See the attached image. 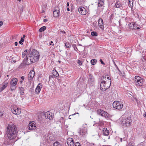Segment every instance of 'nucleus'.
<instances>
[{"label":"nucleus","mask_w":146,"mask_h":146,"mask_svg":"<svg viewBox=\"0 0 146 146\" xmlns=\"http://www.w3.org/2000/svg\"><path fill=\"white\" fill-rule=\"evenodd\" d=\"M27 54L26 57L24 59L20 65V67L25 65H29L38 61L39 58V54L36 50L33 49L30 53Z\"/></svg>","instance_id":"nucleus-1"},{"label":"nucleus","mask_w":146,"mask_h":146,"mask_svg":"<svg viewBox=\"0 0 146 146\" xmlns=\"http://www.w3.org/2000/svg\"><path fill=\"white\" fill-rule=\"evenodd\" d=\"M17 127L13 123H10L7 127L6 131L8 138L10 140H13L17 137Z\"/></svg>","instance_id":"nucleus-2"},{"label":"nucleus","mask_w":146,"mask_h":146,"mask_svg":"<svg viewBox=\"0 0 146 146\" xmlns=\"http://www.w3.org/2000/svg\"><path fill=\"white\" fill-rule=\"evenodd\" d=\"M111 84V81L106 82L105 80H103L100 84V89L101 90L105 91L109 88Z\"/></svg>","instance_id":"nucleus-3"},{"label":"nucleus","mask_w":146,"mask_h":146,"mask_svg":"<svg viewBox=\"0 0 146 146\" xmlns=\"http://www.w3.org/2000/svg\"><path fill=\"white\" fill-rule=\"evenodd\" d=\"M131 121L130 117L123 119L122 121V126L125 127H128L131 124Z\"/></svg>","instance_id":"nucleus-4"},{"label":"nucleus","mask_w":146,"mask_h":146,"mask_svg":"<svg viewBox=\"0 0 146 146\" xmlns=\"http://www.w3.org/2000/svg\"><path fill=\"white\" fill-rule=\"evenodd\" d=\"M113 106L114 108L120 110L123 108V104L121 102L117 101L113 103Z\"/></svg>","instance_id":"nucleus-5"},{"label":"nucleus","mask_w":146,"mask_h":146,"mask_svg":"<svg viewBox=\"0 0 146 146\" xmlns=\"http://www.w3.org/2000/svg\"><path fill=\"white\" fill-rule=\"evenodd\" d=\"M17 79L16 78H13L10 82L11 90V91L15 90L16 88V85L17 82Z\"/></svg>","instance_id":"nucleus-6"},{"label":"nucleus","mask_w":146,"mask_h":146,"mask_svg":"<svg viewBox=\"0 0 146 146\" xmlns=\"http://www.w3.org/2000/svg\"><path fill=\"white\" fill-rule=\"evenodd\" d=\"M135 83L136 85L140 86H142L143 82V80L139 76H136L135 77Z\"/></svg>","instance_id":"nucleus-7"},{"label":"nucleus","mask_w":146,"mask_h":146,"mask_svg":"<svg viewBox=\"0 0 146 146\" xmlns=\"http://www.w3.org/2000/svg\"><path fill=\"white\" fill-rule=\"evenodd\" d=\"M28 128L29 130H35L36 129V125L34 121H30L29 122Z\"/></svg>","instance_id":"nucleus-8"},{"label":"nucleus","mask_w":146,"mask_h":146,"mask_svg":"<svg viewBox=\"0 0 146 146\" xmlns=\"http://www.w3.org/2000/svg\"><path fill=\"white\" fill-rule=\"evenodd\" d=\"M43 139L44 141L47 143H51L52 141V139L50 138L48 134L44 135L43 136Z\"/></svg>","instance_id":"nucleus-9"},{"label":"nucleus","mask_w":146,"mask_h":146,"mask_svg":"<svg viewBox=\"0 0 146 146\" xmlns=\"http://www.w3.org/2000/svg\"><path fill=\"white\" fill-rule=\"evenodd\" d=\"M84 126V125H83V126ZM87 128L83 126V127L80 128L78 133L80 135L83 136L85 135L86 133H87Z\"/></svg>","instance_id":"nucleus-10"},{"label":"nucleus","mask_w":146,"mask_h":146,"mask_svg":"<svg viewBox=\"0 0 146 146\" xmlns=\"http://www.w3.org/2000/svg\"><path fill=\"white\" fill-rule=\"evenodd\" d=\"M12 112L16 115H19L21 112V110L16 107H14L11 108Z\"/></svg>","instance_id":"nucleus-11"},{"label":"nucleus","mask_w":146,"mask_h":146,"mask_svg":"<svg viewBox=\"0 0 146 146\" xmlns=\"http://www.w3.org/2000/svg\"><path fill=\"white\" fill-rule=\"evenodd\" d=\"M78 11L79 13L82 15H84L86 13V10L84 7H80L78 9Z\"/></svg>","instance_id":"nucleus-12"},{"label":"nucleus","mask_w":146,"mask_h":146,"mask_svg":"<svg viewBox=\"0 0 146 146\" xmlns=\"http://www.w3.org/2000/svg\"><path fill=\"white\" fill-rule=\"evenodd\" d=\"M44 115L46 119H49L50 120L52 119L53 118V116L52 115V114L48 111L45 113Z\"/></svg>","instance_id":"nucleus-13"},{"label":"nucleus","mask_w":146,"mask_h":146,"mask_svg":"<svg viewBox=\"0 0 146 146\" xmlns=\"http://www.w3.org/2000/svg\"><path fill=\"white\" fill-rule=\"evenodd\" d=\"M67 143L69 146H74V145L73 139L70 138H68L67 140Z\"/></svg>","instance_id":"nucleus-14"},{"label":"nucleus","mask_w":146,"mask_h":146,"mask_svg":"<svg viewBox=\"0 0 146 146\" xmlns=\"http://www.w3.org/2000/svg\"><path fill=\"white\" fill-rule=\"evenodd\" d=\"M35 71L33 70H31L29 74V80H31L35 75Z\"/></svg>","instance_id":"nucleus-15"},{"label":"nucleus","mask_w":146,"mask_h":146,"mask_svg":"<svg viewBox=\"0 0 146 146\" xmlns=\"http://www.w3.org/2000/svg\"><path fill=\"white\" fill-rule=\"evenodd\" d=\"M42 87V85L40 83H39L37 85L35 89V92L37 94H38L40 91Z\"/></svg>","instance_id":"nucleus-16"},{"label":"nucleus","mask_w":146,"mask_h":146,"mask_svg":"<svg viewBox=\"0 0 146 146\" xmlns=\"http://www.w3.org/2000/svg\"><path fill=\"white\" fill-rule=\"evenodd\" d=\"M98 26L100 29H103L104 28L103 21L101 18H100L98 20Z\"/></svg>","instance_id":"nucleus-17"},{"label":"nucleus","mask_w":146,"mask_h":146,"mask_svg":"<svg viewBox=\"0 0 146 146\" xmlns=\"http://www.w3.org/2000/svg\"><path fill=\"white\" fill-rule=\"evenodd\" d=\"M8 83L6 82H4L2 84V87L0 88V92H2L7 86Z\"/></svg>","instance_id":"nucleus-18"},{"label":"nucleus","mask_w":146,"mask_h":146,"mask_svg":"<svg viewBox=\"0 0 146 146\" xmlns=\"http://www.w3.org/2000/svg\"><path fill=\"white\" fill-rule=\"evenodd\" d=\"M102 131L103 135H105L107 136L109 134V131L107 129V128H103Z\"/></svg>","instance_id":"nucleus-19"},{"label":"nucleus","mask_w":146,"mask_h":146,"mask_svg":"<svg viewBox=\"0 0 146 146\" xmlns=\"http://www.w3.org/2000/svg\"><path fill=\"white\" fill-rule=\"evenodd\" d=\"M60 11L58 10H55L53 12V16L54 17H57L59 15Z\"/></svg>","instance_id":"nucleus-20"},{"label":"nucleus","mask_w":146,"mask_h":146,"mask_svg":"<svg viewBox=\"0 0 146 146\" xmlns=\"http://www.w3.org/2000/svg\"><path fill=\"white\" fill-rule=\"evenodd\" d=\"M52 74H53L54 77H57L59 76L58 72L56 70H53L52 71Z\"/></svg>","instance_id":"nucleus-21"},{"label":"nucleus","mask_w":146,"mask_h":146,"mask_svg":"<svg viewBox=\"0 0 146 146\" xmlns=\"http://www.w3.org/2000/svg\"><path fill=\"white\" fill-rule=\"evenodd\" d=\"M104 0H99L98 6L99 7H102L104 4Z\"/></svg>","instance_id":"nucleus-22"},{"label":"nucleus","mask_w":146,"mask_h":146,"mask_svg":"<svg viewBox=\"0 0 146 146\" xmlns=\"http://www.w3.org/2000/svg\"><path fill=\"white\" fill-rule=\"evenodd\" d=\"M77 91L78 92L77 93L76 92H74V93H75V95H76L77 96V98L80 96L81 94V91L79 89H77Z\"/></svg>","instance_id":"nucleus-23"},{"label":"nucleus","mask_w":146,"mask_h":146,"mask_svg":"<svg viewBox=\"0 0 146 146\" xmlns=\"http://www.w3.org/2000/svg\"><path fill=\"white\" fill-rule=\"evenodd\" d=\"M122 4L120 2H117L115 3V6L116 8H119L122 7Z\"/></svg>","instance_id":"nucleus-24"},{"label":"nucleus","mask_w":146,"mask_h":146,"mask_svg":"<svg viewBox=\"0 0 146 146\" xmlns=\"http://www.w3.org/2000/svg\"><path fill=\"white\" fill-rule=\"evenodd\" d=\"M133 0H129L128 5L129 7L132 8L133 7Z\"/></svg>","instance_id":"nucleus-25"},{"label":"nucleus","mask_w":146,"mask_h":146,"mask_svg":"<svg viewBox=\"0 0 146 146\" xmlns=\"http://www.w3.org/2000/svg\"><path fill=\"white\" fill-rule=\"evenodd\" d=\"M102 116L106 118L108 117V114L107 112L103 110L102 111Z\"/></svg>","instance_id":"nucleus-26"},{"label":"nucleus","mask_w":146,"mask_h":146,"mask_svg":"<svg viewBox=\"0 0 146 146\" xmlns=\"http://www.w3.org/2000/svg\"><path fill=\"white\" fill-rule=\"evenodd\" d=\"M29 50L28 51H27V49H26L24 52H23L22 54V57L23 58H24L25 57V56L26 55V54H27L29 52Z\"/></svg>","instance_id":"nucleus-27"},{"label":"nucleus","mask_w":146,"mask_h":146,"mask_svg":"<svg viewBox=\"0 0 146 146\" xmlns=\"http://www.w3.org/2000/svg\"><path fill=\"white\" fill-rule=\"evenodd\" d=\"M133 25L136 26V24H135L134 23H130L129 24V27L131 29H135L134 28V27H133L132 26Z\"/></svg>","instance_id":"nucleus-28"},{"label":"nucleus","mask_w":146,"mask_h":146,"mask_svg":"<svg viewBox=\"0 0 146 146\" xmlns=\"http://www.w3.org/2000/svg\"><path fill=\"white\" fill-rule=\"evenodd\" d=\"M25 37V35H23V36L21 38V40H20L19 41V43L21 44H23V42L24 41V38Z\"/></svg>","instance_id":"nucleus-29"},{"label":"nucleus","mask_w":146,"mask_h":146,"mask_svg":"<svg viewBox=\"0 0 146 146\" xmlns=\"http://www.w3.org/2000/svg\"><path fill=\"white\" fill-rule=\"evenodd\" d=\"M19 88L20 91V92L22 95H23L24 94V89L23 88L21 87H19Z\"/></svg>","instance_id":"nucleus-30"},{"label":"nucleus","mask_w":146,"mask_h":146,"mask_svg":"<svg viewBox=\"0 0 146 146\" xmlns=\"http://www.w3.org/2000/svg\"><path fill=\"white\" fill-rule=\"evenodd\" d=\"M46 29V27L45 26H43L41 27L39 30V31L40 32H42L44 31Z\"/></svg>","instance_id":"nucleus-31"},{"label":"nucleus","mask_w":146,"mask_h":146,"mask_svg":"<svg viewBox=\"0 0 146 146\" xmlns=\"http://www.w3.org/2000/svg\"><path fill=\"white\" fill-rule=\"evenodd\" d=\"M97 61V60L95 59H93L91 60L90 62L91 64L92 65H95Z\"/></svg>","instance_id":"nucleus-32"},{"label":"nucleus","mask_w":146,"mask_h":146,"mask_svg":"<svg viewBox=\"0 0 146 146\" xmlns=\"http://www.w3.org/2000/svg\"><path fill=\"white\" fill-rule=\"evenodd\" d=\"M53 146H61V145L58 142L56 141L53 143Z\"/></svg>","instance_id":"nucleus-33"},{"label":"nucleus","mask_w":146,"mask_h":146,"mask_svg":"<svg viewBox=\"0 0 146 146\" xmlns=\"http://www.w3.org/2000/svg\"><path fill=\"white\" fill-rule=\"evenodd\" d=\"M65 46L66 48H69L71 47L70 44L68 42H66L65 43Z\"/></svg>","instance_id":"nucleus-34"},{"label":"nucleus","mask_w":146,"mask_h":146,"mask_svg":"<svg viewBox=\"0 0 146 146\" xmlns=\"http://www.w3.org/2000/svg\"><path fill=\"white\" fill-rule=\"evenodd\" d=\"M103 111V110H98L97 111V114L102 116V111Z\"/></svg>","instance_id":"nucleus-35"},{"label":"nucleus","mask_w":146,"mask_h":146,"mask_svg":"<svg viewBox=\"0 0 146 146\" xmlns=\"http://www.w3.org/2000/svg\"><path fill=\"white\" fill-rule=\"evenodd\" d=\"M91 35L92 36H97L98 33L95 31H92L91 33Z\"/></svg>","instance_id":"nucleus-36"},{"label":"nucleus","mask_w":146,"mask_h":146,"mask_svg":"<svg viewBox=\"0 0 146 146\" xmlns=\"http://www.w3.org/2000/svg\"><path fill=\"white\" fill-rule=\"evenodd\" d=\"M24 8V7L23 5H21L19 7V9L21 13L23 12Z\"/></svg>","instance_id":"nucleus-37"},{"label":"nucleus","mask_w":146,"mask_h":146,"mask_svg":"<svg viewBox=\"0 0 146 146\" xmlns=\"http://www.w3.org/2000/svg\"><path fill=\"white\" fill-rule=\"evenodd\" d=\"M113 64H114V65L115 66L116 69H117L118 70L119 72H121V71L119 69V68H118L117 65L116 64L115 62L113 61Z\"/></svg>","instance_id":"nucleus-38"},{"label":"nucleus","mask_w":146,"mask_h":146,"mask_svg":"<svg viewBox=\"0 0 146 146\" xmlns=\"http://www.w3.org/2000/svg\"><path fill=\"white\" fill-rule=\"evenodd\" d=\"M72 46L74 48V50H75L76 51H77V50H78L77 48L76 45H75L74 44L72 45Z\"/></svg>","instance_id":"nucleus-39"},{"label":"nucleus","mask_w":146,"mask_h":146,"mask_svg":"<svg viewBox=\"0 0 146 146\" xmlns=\"http://www.w3.org/2000/svg\"><path fill=\"white\" fill-rule=\"evenodd\" d=\"M134 98L135 100L136 101L137 104H139L140 103V101L139 100L137 99V98H136V97H134Z\"/></svg>","instance_id":"nucleus-40"},{"label":"nucleus","mask_w":146,"mask_h":146,"mask_svg":"<svg viewBox=\"0 0 146 146\" xmlns=\"http://www.w3.org/2000/svg\"><path fill=\"white\" fill-rule=\"evenodd\" d=\"M77 63L80 65H81L82 64V61L80 60H78V61H77Z\"/></svg>","instance_id":"nucleus-41"},{"label":"nucleus","mask_w":146,"mask_h":146,"mask_svg":"<svg viewBox=\"0 0 146 146\" xmlns=\"http://www.w3.org/2000/svg\"><path fill=\"white\" fill-rule=\"evenodd\" d=\"M77 1L79 2L81 4L83 3L85 1V0H76Z\"/></svg>","instance_id":"nucleus-42"},{"label":"nucleus","mask_w":146,"mask_h":146,"mask_svg":"<svg viewBox=\"0 0 146 146\" xmlns=\"http://www.w3.org/2000/svg\"><path fill=\"white\" fill-rule=\"evenodd\" d=\"M74 146H80V144L78 142H77L74 144Z\"/></svg>","instance_id":"nucleus-43"},{"label":"nucleus","mask_w":146,"mask_h":146,"mask_svg":"<svg viewBox=\"0 0 146 146\" xmlns=\"http://www.w3.org/2000/svg\"><path fill=\"white\" fill-rule=\"evenodd\" d=\"M133 27H134V28L135 29H139V27H137V25L136 24V26H133V25L132 26Z\"/></svg>","instance_id":"nucleus-44"},{"label":"nucleus","mask_w":146,"mask_h":146,"mask_svg":"<svg viewBox=\"0 0 146 146\" xmlns=\"http://www.w3.org/2000/svg\"><path fill=\"white\" fill-rule=\"evenodd\" d=\"M146 58L145 56L143 57L142 58V60L143 62H145L146 61Z\"/></svg>","instance_id":"nucleus-45"},{"label":"nucleus","mask_w":146,"mask_h":146,"mask_svg":"<svg viewBox=\"0 0 146 146\" xmlns=\"http://www.w3.org/2000/svg\"><path fill=\"white\" fill-rule=\"evenodd\" d=\"M106 76H102L101 78V79L103 80H106Z\"/></svg>","instance_id":"nucleus-46"},{"label":"nucleus","mask_w":146,"mask_h":146,"mask_svg":"<svg viewBox=\"0 0 146 146\" xmlns=\"http://www.w3.org/2000/svg\"><path fill=\"white\" fill-rule=\"evenodd\" d=\"M107 77H106V78L108 80H110V81H111V78L108 75L107 76Z\"/></svg>","instance_id":"nucleus-47"},{"label":"nucleus","mask_w":146,"mask_h":146,"mask_svg":"<svg viewBox=\"0 0 146 146\" xmlns=\"http://www.w3.org/2000/svg\"><path fill=\"white\" fill-rule=\"evenodd\" d=\"M100 61L101 62V63L103 64V65H105V63L103 62L102 59H100Z\"/></svg>","instance_id":"nucleus-48"},{"label":"nucleus","mask_w":146,"mask_h":146,"mask_svg":"<svg viewBox=\"0 0 146 146\" xmlns=\"http://www.w3.org/2000/svg\"><path fill=\"white\" fill-rule=\"evenodd\" d=\"M75 114H76L75 113H74L73 114H72V115H69V119H71V118H72V116L73 115H75Z\"/></svg>","instance_id":"nucleus-49"},{"label":"nucleus","mask_w":146,"mask_h":146,"mask_svg":"<svg viewBox=\"0 0 146 146\" xmlns=\"http://www.w3.org/2000/svg\"><path fill=\"white\" fill-rule=\"evenodd\" d=\"M54 76V75H53V74H52V75H50L49 76V79H50V78H53Z\"/></svg>","instance_id":"nucleus-50"},{"label":"nucleus","mask_w":146,"mask_h":146,"mask_svg":"<svg viewBox=\"0 0 146 146\" xmlns=\"http://www.w3.org/2000/svg\"><path fill=\"white\" fill-rule=\"evenodd\" d=\"M3 113L2 112L0 111V117H2L3 115Z\"/></svg>","instance_id":"nucleus-51"},{"label":"nucleus","mask_w":146,"mask_h":146,"mask_svg":"<svg viewBox=\"0 0 146 146\" xmlns=\"http://www.w3.org/2000/svg\"><path fill=\"white\" fill-rule=\"evenodd\" d=\"M3 24V22L2 21H0V27Z\"/></svg>","instance_id":"nucleus-52"},{"label":"nucleus","mask_w":146,"mask_h":146,"mask_svg":"<svg viewBox=\"0 0 146 146\" xmlns=\"http://www.w3.org/2000/svg\"><path fill=\"white\" fill-rule=\"evenodd\" d=\"M21 79L22 80H24L25 79V77L24 76H22L21 77Z\"/></svg>","instance_id":"nucleus-53"},{"label":"nucleus","mask_w":146,"mask_h":146,"mask_svg":"<svg viewBox=\"0 0 146 146\" xmlns=\"http://www.w3.org/2000/svg\"><path fill=\"white\" fill-rule=\"evenodd\" d=\"M53 43V42L52 41H50V45H52L53 46L54 45V44H52V43Z\"/></svg>","instance_id":"nucleus-54"},{"label":"nucleus","mask_w":146,"mask_h":146,"mask_svg":"<svg viewBox=\"0 0 146 146\" xmlns=\"http://www.w3.org/2000/svg\"><path fill=\"white\" fill-rule=\"evenodd\" d=\"M48 20L47 19H45L44 20V22H46L47 21H48Z\"/></svg>","instance_id":"nucleus-55"},{"label":"nucleus","mask_w":146,"mask_h":146,"mask_svg":"<svg viewBox=\"0 0 146 146\" xmlns=\"http://www.w3.org/2000/svg\"><path fill=\"white\" fill-rule=\"evenodd\" d=\"M15 44L16 46H17L18 45V42H15Z\"/></svg>","instance_id":"nucleus-56"},{"label":"nucleus","mask_w":146,"mask_h":146,"mask_svg":"<svg viewBox=\"0 0 146 146\" xmlns=\"http://www.w3.org/2000/svg\"><path fill=\"white\" fill-rule=\"evenodd\" d=\"M67 5L68 7L69 6V3L68 2L67 3Z\"/></svg>","instance_id":"nucleus-57"},{"label":"nucleus","mask_w":146,"mask_h":146,"mask_svg":"<svg viewBox=\"0 0 146 146\" xmlns=\"http://www.w3.org/2000/svg\"><path fill=\"white\" fill-rule=\"evenodd\" d=\"M122 140H123V139L122 138H121L120 139V141L121 142H122Z\"/></svg>","instance_id":"nucleus-58"},{"label":"nucleus","mask_w":146,"mask_h":146,"mask_svg":"<svg viewBox=\"0 0 146 146\" xmlns=\"http://www.w3.org/2000/svg\"><path fill=\"white\" fill-rule=\"evenodd\" d=\"M60 32L63 33L64 34H65L66 33V32L64 31L63 32L62 31H61Z\"/></svg>","instance_id":"nucleus-59"},{"label":"nucleus","mask_w":146,"mask_h":146,"mask_svg":"<svg viewBox=\"0 0 146 146\" xmlns=\"http://www.w3.org/2000/svg\"><path fill=\"white\" fill-rule=\"evenodd\" d=\"M90 145H91V146H92V145H94V143H91Z\"/></svg>","instance_id":"nucleus-60"},{"label":"nucleus","mask_w":146,"mask_h":146,"mask_svg":"<svg viewBox=\"0 0 146 146\" xmlns=\"http://www.w3.org/2000/svg\"><path fill=\"white\" fill-rule=\"evenodd\" d=\"M67 10L68 11H70V9H69V8L68 7L67 9Z\"/></svg>","instance_id":"nucleus-61"},{"label":"nucleus","mask_w":146,"mask_h":146,"mask_svg":"<svg viewBox=\"0 0 146 146\" xmlns=\"http://www.w3.org/2000/svg\"><path fill=\"white\" fill-rule=\"evenodd\" d=\"M23 82V80H21V81H20V83L21 84H22Z\"/></svg>","instance_id":"nucleus-62"},{"label":"nucleus","mask_w":146,"mask_h":146,"mask_svg":"<svg viewBox=\"0 0 146 146\" xmlns=\"http://www.w3.org/2000/svg\"><path fill=\"white\" fill-rule=\"evenodd\" d=\"M125 138H123V141H125Z\"/></svg>","instance_id":"nucleus-63"},{"label":"nucleus","mask_w":146,"mask_h":146,"mask_svg":"<svg viewBox=\"0 0 146 146\" xmlns=\"http://www.w3.org/2000/svg\"><path fill=\"white\" fill-rule=\"evenodd\" d=\"M144 117H146V114H145V115H144Z\"/></svg>","instance_id":"nucleus-64"}]
</instances>
